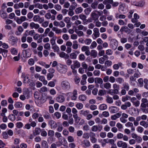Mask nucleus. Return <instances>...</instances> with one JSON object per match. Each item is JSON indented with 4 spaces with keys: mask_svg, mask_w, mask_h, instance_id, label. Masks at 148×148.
<instances>
[{
    "mask_svg": "<svg viewBox=\"0 0 148 148\" xmlns=\"http://www.w3.org/2000/svg\"><path fill=\"white\" fill-rule=\"evenodd\" d=\"M113 88L114 89V94H118L119 92V85L116 84H113Z\"/></svg>",
    "mask_w": 148,
    "mask_h": 148,
    "instance_id": "obj_12",
    "label": "nucleus"
},
{
    "mask_svg": "<svg viewBox=\"0 0 148 148\" xmlns=\"http://www.w3.org/2000/svg\"><path fill=\"white\" fill-rule=\"evenodd\" d=\"M90 134L91 135L90 139L91 142L93 143H96L97 141V139L95 137V134L92 132H90Z\"/></svg>",
    "mask_w": 148,
    "mask_h": 148,
    "instance_id": "obj_16",
    "label": "nucleus"
},
{
    "mask_svg": "<svg viewBox=\"0 0 148 148\" xmlns=\"http://www.w3.org/2000/svg\"><path fill=\"white\" fill-rule=\"evenodd\" d=\"M77 91L76 90H74L73 92V95L71 97V99L72 100H76L77 98Z\"/></svg>",
    "mask_w": 148,
    "mask_h": 148,
    "instance_id": "obj_22",
    "label": "nucleus"
},
{
    "mask_svg": "<svg viewBox=\"0 0 148 148\" xmlns=\"http://www.w3.org/2000/svg\"><path fill=\"white\" fill-rule=\"evenodd\" d=\"M69 11L68 13V15L70 16H72L74 14V13L73 11V10H72L70 8H69Z\"/></svg>",
    "mask_w": 148,
    "mask_h": 148,
    "instance_id": "obj_55",
    "label": "nucleus"
},
{
    "mask_svg": "<svg viewBox=\"0 0 148 148\" xmlns=\"http://www.w3.org/2000/svg\"><path fill=\"white\" fill-rule=\"evenodd\" d=\"M92 40L90 39H86L84 41V42L86 45H89L92 42Z\"/></svg>",
    "mask_w": 148,
    "mask_h": 148,
    "instance_id": "obj_57",
    "label": "nucleus"
},
{
    "mask_svg": "<svg viewBox=\"0 0 148 148\" xmlns=\"http://www.w3.org/2000/svg\"><path fill=\"white\" fill-rule=\"evenodd\" d=\"M33 21L35 22H38L40 23H42L44 21V19L38 15H35L33 18Z\"/></svg>",
    "mask_w": 148,
    "mask_h": 148,
    "instance_id": "obj_5",
    "label": "nucleus"
},
{
    "mask_svg": "<svg viewBox=\"0 0 148 148\" xmlns=\"http://www.w3.org/2000/svg\"><path fill=\"white\" fill-rule=\"evenodd\" d=\"M145 4V2L140 1L138 3H134V5L138 7H143Z\"/></svg>",
    "mask_w": 148,
    "mask_h": 148,
    "instance_id": "obj_31",
    "label": "nucleus"
},
{
    "mask_svg": "<svg viewBox=\"0 0 148 148\" xmlns=\"http://www.w3.org/2000/svg\"><path fill=\"white\" fill-rule=\"evenodd\" d=\"M80 114H83L84 116H87L89 113V111L88 110L84 111L81 110L80 111Z\"/></svg>",
    "mask_w": 148,
    "mask_h": 148,
    "instance_id": "obj_46",
    "label": "nucleus"
},
{
    "mask_svg": "<svg viewBox=\"0 0 148 148\" xmlns=\"http://www.w3.org/2000/svg\"><path fill=\"white\" fill-rule=\"evenodd\" d=\"M116 81L119 84H122L124 81L123 79L121 77L117 78L116 79Z\"/></svg>",
    "mask_w": 148,
    "mask_h": 148,
    "instance_id": "obj_56",
    "label": "nucleus"
},
{
    "mask_svg": "<svg viewBox=\"0 0 148 148\" xmlns=\"http://www.w3.org/2000/svg\"><path fill=\"white\" fill-rule=\"evenodd\" d=\"M76 107L77 109L81 110L83 108V105L81 103H78L76 104Z\"/></svg>",
    "mask_w": 148,
    "mask_h": 148,
    "instance_id": "obj_48",
    "label": "nucleus"
},
{
    "mask_svg": "<svg viewBox=\"0 0 148 148\" xmlns=\"http://www.w3.org/2000/svg\"><path fill=\"white\" fill-rule=\"evenodd\" d=\"M102 115L103 116L106 117H108L110 116L109 112L106 111L103 112L102 113Z\"/></svg>",
    "mask_w": 148,
    "mask_h": 148,
    "instance_id": "obj_60",
    "label": "nucleus"
},
{
    "mask_svg": "<svg viewBox=\"0 0 148 148\" xmlns=\"http://www.w3.org/2000/svg\"><path fill=\"white\" fill-rule=\"evenodd\" d=\"M30 46L32 48L35 49L36 48L37 45V43L35 42H32L31 43Z\"/></svg>",
    "mask_w": 148,
    "mask_h": 148,
    "instance_id": "obj_62",
    "label": "nucleus"
},
{
    "mask_svg": "<svg viewBox=\"0 0 148 148\" xmlns=\"http://www.w3.org/2000/svg\"><path fill=\"white\" fill-rule=\"evenodd\" d=\"M2 136H3V138L5 139H7L8 138V136L7 133L5 132H4L2 133Z\"/></svg>",
    "mask_w": 148,
    "mask_h": 148,
    "instance_id": "obj_61",
    "label": "nucleus"
},
{
    "mask_svg": "<svg viewBox=\"0 0 148 148\" xmlns=\"http://www.w3.org/2000/svg\"><path fill=\"white\" fill-rule=\"evenodd\" d=\"M10 51L11 54L13 55H16L18 53L17 50L14 48H12L11 49Z\"/></svg>",
    "mask_w": 148,
    "mask_h": 148,
    "instance_id": "obj_37",
    "label": "nucleus"
},
{
    "mask_svg": "<svg viewBox=\"0 0 148 148\" xmlns=\"http://www.w3.org/2000/svg\"><path fill=\"white\" fill-rule=\"evenodd\" d=\"M83 9V8L81 7H79L76 8L75 10V12L76 14H78L81 13Z\"/></svg>",
    "mask_w": 148,
    "mask_h": 148,
    "instance_id": "obj_29",
    "label": "nucleus"
},
{
    "mask_svg": "<svg viewBox=\"0 0 148 148\" xmlns=\"http://www.w3.org/2000/svg\"><path fill=\"white\" fill-rule=\"evenodd\" d=\"M83 143L84 144L85 146L87 147H89L90 145V142L87 140H84L83 141Z\"/></svg>",
    "mask_w": 148,
    "mask_h": 148,
    "instance_id": "obj_43",
    "label": "nucleus"
},
{
    "mask_svg": "<svg viewBox=\"0 0 148 148\" xmlns=\"http://www.w3.org/2000/svg\"><path fill=\"white\" fill-rule=\"evenodd\" d=\"M59 56L61 58H64L65 59H67L69 58V56L67 54L63 52H62L60 53Z\"/></svg>",
    "mask_w": 148,
    "mask_h": 148,
    "instance_id": "obj_24",
    "label": "nucleus"
},
{
    "mask_svg": "<svg viewBox=\"0 0 148 148\" xmlns=\"http://www.w3.org/2000/svg\"><path fill=\"white\" fill-rule=\"evenodd\" d=\"M54 8L56 10L58 11L62 9L61 6L58 4L55 5Z\"/></svg>",
    "mask_w": 148,
    "mask_h": 148,
    "instance_id": "obj_44",
    "label": "nucleus"
},
{
    "mask_svg": "<svg viewBox=\"0 0 148 148\" xmlns=\"http://www.w3.org/2000/svg\"><path fill=\"white\" fill-rule=\"evenodd\" d=\"M119 11L121 14H125L126 12L125 5L123 4H121L119 7Z\"/></svg>",
    "mask_w": 148,
    "mask_h": 148,
    "instance_id": "obj_3",
    "label": "nucleus"
},
{
    "mask_svg": "<svg viewBox=\"0 0 148 148\" xmlns=\"http://www.w3.org/2000/svg\"><path fill=\"white\" fill-rule=\"evenodd\" d=\"M93 31L94 33L92 35V37L94 39H95L100 36L99 29L97 27H95L94 28Z\"/></svg>",
    "mask_w": 148,
    "mask_h": 148,
    "instance_id": "obj_2",
    "label": "nucleus"
},
{
    "mask_svg": "<svg viewBox=\"0 0 148 148\" xmlns=\"http://www.w3.org/2000/svg\"><path fill=\"white\" fill-rule=\"evenodd\" d=\"M79 99L80 100L84 101L86 99V97L84 95H81L79 96Z\"/></svg>",
    "mask_w": 148,
    "mask_h": 148,
    "instance_id": "obj_49",
    "label": "nucleus"
},
{
    "mask_svg": "<svg viewBox=\"0 0 148 148\" xmlns=\"http://www.w3.org/2000/svg\"><path fill=\"white\" fill-rule=\"evenodd\" d=\"M137 130L138 132L141 133L143 132L144 129L142 127L139 126L137 128Z\"/></svg>",
    "mask_w": 148,
    "mask_h": 148,
    "instance_id": "obj_51",
    "label": "nucleus"
},
{
    "mask_svg": "<svg viewBox=\"0 0 148 148\" xmlns=\"http://www.w3.org/2000/svg\"><path fill=\"white\" fill-rule=\"evenodd\" d=\"M89 136V134L88 133L85 132L83 134L82 137L84 139H88Z\"/></svg>",
    "mask_w": 148,
    "mask_h": 148,
    "instance_id": "obj_53",
    "label": "nucleus"
},
{
    "mask_svg": "<svg viewBox=\"0 0 148 148\" xmlns=\"http://www.w3.org/2000/svg\"><path fill=\"white\" fill-rule=\"evenodd\" d=\"M44 48L46 49L49 50L51 48L50 45L48 43L45 44L44 46Z\"/></svg>",
    "mask_w": 148,
    "mask_h": 148,
    "instance_id": "obj_59",
    "label": "nucleus"
},
{
    "mask_svg": "<svg viewBox=\"0 0 148 148\" xmlns=\"http://www.w3.org/2000/svg\"><path fill=\"white\" fill-rule=\"evenodd\" d=\"M34 63V61L33 59L30 58L29 59L28 61V63L30 66L33 65Z\"/></svg>",
    "mask_w": 148,
    "mask_h": 148,
    "instance_id": "obj_63",
    "label": "nucleus"
},
{
    "mask_svg": "<svg viewBox=\"0 0 148 148\" xmlns=\"http://www.w3.org/2000/svg\"><path fill=\"white\" fill-rule=\"evenodd\" d=\"M52 48L54 50L55 52H58L60 50L59 47L56 44L52 45Z\"/></svg>",
    "mask_w": 148,
    "mask_h": 148,
    "instance_id": "obj_36",
    "label": "nucleus"
},
{
    "mask_svg": "<svg viewBox=\"0 0 148 148\" xmlns=\"http://www.w3.org/2000/svg\"><path fill=\"white\" fill-rule=\"evenodd\" d=\"M9 40L12 45H14L17 43L18 39L16 37L11 36L9 37Z\"/></svg>",
    "mask_w": 148,
    "mask_h": 148,
    "instance_id": "obj_11",
    "label": "nucleus"
},
{
    "mask_svg": "<svg viewBox=\"0 0 148 148\" xmlns=\"http://www.w3.org/2000/svg\"><path fill=\"white\" fill-rule=\"evenodd\" d=\"M112 48L115 49L117 48L118 45V42L116 40H113L111 42Z\"/></svg>",
    "mask_w": 148,
    "mask_h": 148,
    "instance_id": "obj_18",
    "label": "nucleus"
},
{
    "mask_svg": "<svg viewBox=\"0 0 148 148\" xmlns=\"http://www.w3.org/2000/svg\"><path fill=\"white\" fill-rule=\"evenodd\" d=\"M97 44L96 42L95 41H93L91 44L90 46V48L91 49L93 48L94 47H96Z\"/></svg>",
    "mask_w": 148,
    "mask_h": 148,
    "instance_id": "obj_64",
    "label": "nucleus"
},
{
    "mask_svg": "<svg viewBox=\"0 0 148 148\" xmlns=\"http://www.w3.org/2000/svg\"><path fill=\"white\" fill-rule=\"evenodd\" d=\"M78 47V45L77 44V42L76 40L73 41V44L72 45V48L74 49H77Z\"/></svg>",
    "mask_w": 148,
    "mask_h": 148,
    "instance_id": "obj_32",
    "label": "nucleus"
},
{
    "mask_svg": "<svg viewBox=\"0 0 148 148\" xmlns=\"http://www.w3.org/2000/svg\"><path fill=\"white\" fill-rule=\"evenodd\" d=\"M41 132V129L40 128H36L34 130V134L36 135H38Z\"/></svg>",
    "mask_w": 148,
    "mask_h": 148,
    "instance_id": "obj_42",
    "label": "nucleus"
},
{
    "mask_svg": "<svg viewBox=\"0 0 148 148\" xmlns=\"http://www.w3.org/2000/svg\"><path fill=\"white\" fill-rule=\"evenodd\" d=\"M102 129V127L101 125H95L91 128V130L93 132H97V131L100 132Z\"/></svg>",
    "mask_w": 148,
    "mask_h": 148,
    "instance_id": "obj_4",
    "label": "nucleus"
},
{
    "mask_svg": "<svg viewBox=\"0 0 148 148\" xmlns=\"http://www.w3.org/2000/svg\"><path fill=\"white\" fill-rule=\"evenodd\" d=\"M75 32L79 37L83 36H84V34L83 32L82 31H75Z\"/></svg>",
    "mask_w": 148,
    "mask_h": 148,
    "instance_id": "obj_33",
    "label": "nucleus"
},
{
    "mask_svg": "<svg viewBox=\"0 0 148 148\" xmlns=\"http://www.w3.org/2000/svg\"><path fill=\"white\" fill-rule=\"evenodd\" d=\"M97 55V52L94 50H92L90 52V56L94 58L96 57Z\"/></svg>",
    "mask_w": 148,
    "mask_h": 148,
    "instance_id": "obj_34",
    "label": "nucleus"
},
{
    "mask_svg": "<svg viewBox=\"0 0 148 148\" xmlns=\"http://www.w3.org/2000/svg\"><path fill=\"white\" fill-rule=\"evenodd\" d=\"M52 30L53 31L55 32L56 34H60L62 33V30L56 27H53Z\"/></svg>",
    "mask_w": 148,
    "mask_h": 148,
    "instance_id": "obj_26",
    "label": "nucleus"
},
{
    "mask_svg": "<svg viewBox=\"0 0 148 148\" xmlns=\"http://www.w3.org/2000/svg\"><path fill=\"white\" fill-rule=\"evenodd\" d=\"M116 127L118 128L119 130L122 129L123 128V125L120 123H118L116 124Z\"/></svg>",
    "mask_w": 148,
    "mask_h": 148,
    "instance_id": "obj_58",
    "label": "nucleus"
},
{
    "mask_svg": "<svg viewBox=\"0 0 148 148\" xmlns=\"http://www.w3.org/2000/svg\"><path fill=\"white\" fill-rule=\"evenodd\" d=\"M8 50L5 49H4L1 53L3 57L4 58H5L7 56V53Z\"/></svg>",
    "mask_w": 148,
    "mask_h": 148,
    "instance_id": "obj_39",
    "label": "nucleus"
},
{
    "mask_svg": "<svg viewBox=\"0 0 148 148\" xmlns=\"http://www.w3.org/2000/svg\"><path fill=\"white\" fill-rule=\"evenodd\" d=\"M70 56L71 59L75 60L77 58V54L75 53H72L70 55Z\"/></svg>",
    "mask_w": 148,
    "mask_h": 148,
    "instance_id": "obj_41",
    "label": "nucleus"
},
{
    "mask_svg": "<svg viewBox=\"0 0 148 148\" xmlns=\"http://www.w3.org/2000/svg\"><path fill=\"white\" fill-rule=\"evenodd\" d=\"M42 148H48L49 146L47 142L45 140H43L41 142Z\"/></svg>",
    "mask_w": 148,
    "mask_h": 148,
    "instance_id": "obj_25",
    "label": "nucleus"
},
{
    "mask_svg": "<svg viewBox=\"0 0 148 148\" xmlns=\"http://www.w3.org/2000/svg\"><path fill=\"white\" fill-rule=\"evenodd\" d=\"M75 68H79L80 66V64L78 61L75 60L73 61V64L71 65Z\"/></svg>",
    "mask_w": 148,
    "mask_h": 148,
    "instance_id": "obj_19",
    "label": "nucleus"
},
{
    "mask_svg": "<svg viewBox=\"0 0 148 148\" xmlns=\"http://www.w3.org/2000/svg\"><path fill=\"white\" fill-rule=\"evenodd\" d=\"M57 101L60 103H62L65 100V98L64 96L62 95H59L56 98Z\"/></svg>",
    "mask_w": 148,
    "mask_h": 148,
    "instance_id": "obj_21",
    "label": "nucleus"
},
{
    "mask_svg": "<svg viewBox=\"0 0 148 148\" xmlns=\"http://www.w3.org/2000/svg\"><path fill=\"white\" fill-rule=\"evenodd\" d=\"M95 12V11H93L90 14L92 19L95 21L98 20L99 18L98 15Z\"/></svg>",
    "mask_w": 148,
    "mask_h": 148,
    "instance_id": "obj_14",
    "label": "nucleus"
},
{
    "mask_svg": "<svg viewBox=\"0 0 148 148\" xmlns=\"http://www.w3.org/2000/svg\"><path fill=\"white\" fill-rule=\"evenodd\" d=\"M55 136L58 139L59 141H60V138L61 137V133L58 132H56L55 133Z\"/></svg>",
    "mask_w": 148,
    "mask_h": 148,
    "instance_id": "obj_54",
    "label": "nucleus"
},
{
    "mask_svg": "<svg viewBox=\"0 0 148 148\" xmlns=\"http://www.w3.org/2000/svg\"><path fill=\"white\" fill-rule=\"evenodd\" d=\"M140 125L145 128L148 127V122L147 121L143 120L141 121L140 122Z\"/></svg>",
    "mask_w": 148,
    "mask_h": 148,
    "instance_id": "obj_20",
    "label": "nucleus"
},
{
    "mask_svg": "<svg viewBox=\"0 0 148 148\" xmlns=\"http://www.w3.org/2000/svg\"><path fill=\"white\" fill-rule=\"evenodd\" d=\"M108 109L110 112L112 113H115L119 111L118 108L115 106L110 107Z\"/></svg>",
    "mask_w": 148,
    "mask_h": 148,
    "instance_id": "obj_9",
    "label": "nucleus"
},
{
    "mask_svg": "<svg viewBox=\"0 0 148 148\" xmlns=\"http://www.w3.org/2000/svg\"><path fill=\"white\" fill-rule=\"evenodd\" d=\"M30 52V50L29 49H27L23 50L22 53H24V52L25 53V54L24 55V57L25 58L29 57L31 54Z\"/></svg>",
    "mask_w": 148,
    "mask_h": 148,
    "instance_id": "obj_13",
    "label": "nucleus"
},
{
    "mask_svg": "<svg viewBox=\"0 0 148 148\" xmlns=\"http://www.w3.org/2000/svg\"><path fill=\"white\" fill-rule=\"evenodd\" d=\"M106 93V90L104 89L99 90L98 91V95L99 96H103Z\"/></svg>",
    "mask_w": 148,
    "mask_h": 148,
    "instance_id": "obj_27",
    "label": "nucleus"
},
{
    "mask_svg": "<svg viewBox=\"0 0 148 148\" xmlns=\"http://www.w3.org/2000/svg\"><path fill=\"white\" fill-rule=\"evenodd\" d=\"M123 89L128 91L130 88V86L127 83H124L123 84Z\"/></svg>",
    "mask_w": 148,
    "mask_h": 148,
    "instance_id": "obj_38",
    "label": "nucleus"
},
{
    "mask_svg": "<svg viewBox=\"0 0 148 148\" xmlns=\"http://www.w3.org/2000/svg\"><path fill=\"white\" fill-rule=\"evenodd\" d=\"M117 144L119 147H122V148H127V143L122 141H118Z\"/></svg>",
    "mask_w": 148,
    "mask_h": 148,
    "instance_id": "obj_8",
    "label": "nucleus"
},
{
    "mask_svg": "<svg viewBox=\"0 0 148 148\" xmlns=\"http://www.w3.org/2000/svg\"><path fill=\"white\" fill-rule=\"evenodd\" d=\"M125 125L127 127H130L131 128V130L132 132H134L135 130V128L133 124L131 122L129 121L126 122L125 124Z\"/></svg>",
    "mask_w": 148,
    "mask_h": 148,
    "instance_id": "obj_6",
    "label": "nucleus"
},
{
    "mask_svg": "<svg viewBox=\"0 0 148 148\" xmlns=\"http://www.w3.org/2000/svg\"><path fill=\"white\" fill-rule=\"evenodd\" d=\"M48 136L50 137H53L54 134V132L53 130H49L48 132Z\"/></svg>",
    "mask_w": 148,
    "mask_h": 148,
    "instance_id": "obj_45",
    "label": "nucleus"
},
{
    "mask_svg": "<svg viewBox=\"0 0 148 148\" xmlns=\"http://www.w3.org/2000/svg\"><path fill=\"white\" fill-rule=\"evenodd\" d=\"M15 107L17 108H21L22 106V104L21 102H17L14 105Z\"/></svg>",
    "mask_w": 148,
    "mask_h": 148,
    "instance_id": "obj_50",
    "label": "nucleus"
},
{
    "mask_svg": "<svg viewBox=\"0 0 148 148\" xmlns=\"http://www.w3.org/2000/svg\"><path fill=\"white\" fill-rule=\"evenodd\" d=\"M95 83L96 84H100V87H101V85L103 83V80L102 79L100 78L96 77L95 78Z\"/></svg>",
    "mask_w": 148,
    "mask_h": 148,
    "instance_id": "obj_17",
    "label": "nucleus"
},
{
    "mask_svg": "<svg viewBox=\"0 0 148 148\" xmlns=\"http://www.w3.org/2000/svg\"><path fill=\"white\" fill-rule=\"evenodd\" d=\"M45 17L47 19H51V20H54L55 19V15H51L50 13L48 12L46 14L45 16Z\"/></svg>",
    "mask_w": 148,
    "mask_h": 148,
    "instance_id": "obj_10",
    "label": "nucleus"
},
{
    "mask_svg": "<svg viewBox=\"0 0 148 148\" xmlns=\"http://www.w3.org/2000/svg\"><path fill=\"white\" fill-rule=\"evenodd\" d=\"M79 17L83 21H86V16L84 14H81L79 15Z\"/></svg>",
    "mask_w": 148,
    "mask_h": 148,
    "instance_id": "obj_40",
    "label": "nucleus"
},
{
    "mask_svg": "<svg viewBox=\"0 0 148 148\" xmlns=\"http://www.w3.org/2000/svg\"><path fill=\"white\" fill-rule=\"evenodd\" d=\"M115 17L116 18L124 19L125 18L126 16L124 15L117 13L116 14Z\"/></svg>",
    "mask_w": 148,
    "mask_h": 148,
    "instance_id": "obj_30",
    "label": "nucleus"
},
{
    "mask_svg": "<svg viewBox=\"0 0 148 148\" xmlns=\"http://www.w3.org/2000/svg\"><path fill=\"white\" fill-rule=\"evenodd\" d=\"M49 124L51 126V128L55 129L57 126V123L53 120H50L49 122Z\"/></svg>",
    "mask_w": 148,
    "mask_h": 148,
    "instance_id": "obj_15",
    "label": "nucleus"
},
{
    "mask_svg": "<svg viewBox=\"0 0 148 148\" xmlns=\"http://www.w3.org/2000/svg\"><path fill=\"white\" fill-rule=\"evenodd\" d=\"M106 101L107 103L110 104L112 103L113 102L112 98L108 95L106 96Z\"/></svg>",
    "mask_w": 148,
    "mask_h": 148,
    "instance_id": "obj_23",
    "label": "nucleus"
},
{
    "mask_svg": "<svg viewBox=\"0 0 148 148\" xmlns=\"http://www.w3.org/2000/svg\"><path fill=\"white\" fill-rule=\"evenodd\" d=\"M60 86L63 90H68L71 88L70 84L69 81L66 80L62 81L60 84Z\"/></svg>",
    "mask_w": 148,
    "mask_h": 148,
    "instance_id": "obj_1",
    "label": "nucleus"
},
{
    "mask_svg": "<svg viewBox=\"0 0 148 148\" xmlns=\"http://www.w3.org/2000/svg\"><path fill=\"white\" fill-rule=\"evenodd\" d=\"M104 87L107 89H109L111 88V84L108 82H106L103 84Z\"/></svg>",
    "mask_w": 148,
    "mask_h": 148,
    "instance_id": "obj_35",
    "label": "nucleus"
},
{
    "mask_svg": "<svg viewBox=\"0 0 148 148\" xmlns=\"http://www.w3.org/2000/svg\"><path fill=\"white\" fill-rule=\"evenodd\" d=\"M113 51L110 49H108L106 51V53L107 55H111L113 54Z\"/></svg>",
    "mask_w": 148,
    "mask_h": 148,
    "instance_id": "obj_52",
    "label": "nucleus"
},
{
    "mask_svg": "<svg viewBox=\"0 0 148 148\" xmlns=\"http://www.w3.org/2000/svg\"><path fill=\"white\" fill-rule=\"evenodd\" d=\"M57 69L60 73L62 74H64L67 71V69L61 65L57 66Z\"/></svg>",
    "mask_w": 148,
    "mask_h": 148,
    "instance_id": "obj_7",
    "label": "nucleus"
},
{
    "mask_svg": "<svg viewBox=\"0 0 148 148\" xmlns=\"http://www.w3.org/2000/svg\"><path fill=\"white\" fill-rule=\"evenodd\" d=\"M98 3L96 1L92 3L91 5V7L93 9H96L97 7Z\"/></svg>",
    "mask_w": 148,
    "mask_h": 148,
    "instance_id": "obj_47",
    "label": "nucleus"
},
{
    "mask_svg": "<svg viewBox=\"0 0 148 148\" xmlns=\"http://www.w3.org/2000/svg\"><path fill=\"white\" fill-rule=\"evenodd\" d=\"M107 108V106L106 104L103 103L101 104L99 106V109L101 110H106Z\"/></svg>",
    "mask_w": 148,
    "mask_h": 148,
    "instance_id": "obj_28",
    "label": "nucleus"
}]
</instances>
